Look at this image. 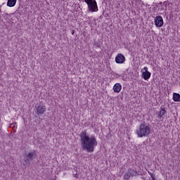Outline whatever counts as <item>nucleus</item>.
I'll use <instances>...</instances> for the list:
<instances>
[{"label": "nucleus", "mask_w": 180, "mask_h": 180, "mask_svg": "<svg viewBox=\"0 0 180 180\" xmlns=\"http://www.w3.org/2000/svg\"><path fill=\"white\" fill-rule=\"evenodd\" d=\"M36 157H37V153H36V150H33L32 152L25 154L24 161L26 164H30V161H33Z\"/></svg>", "instance_id": "39448f33"}, {"label": "nucleus", "mask_w": 180, "mask_h": 180, "mask_svg": "<svg viewBox=\"0 0 180 180\" xmlns=\"http://www.w3.org/2000/svg\"><path fill=\"white\" fill-rule=\"evenodd\" d=\"M167 115V110L165 108H160L159 114L158 115V119H162V117Z\"/></svg>", "instance_id": "9b49d317"}, {"label": "nucleus", "mask_w": 180, "mask_h": 180, "mask_svg": "<svg viewBox=\"0 0 180 180\" xmlns=\"http://www.w3.org/2000/svg\"><path fill=\"white\" fill-rule=\"evenodd\" d=\"M164 4H167V1H165Z\"/></svg>", "instance_id": "aec40b11"}, {"label": "nucleus", "mask_w": 180, "mask_h": 180, "mask_svg": "<svg viewBox=\"0 0 180 180\" xmlns=\"http://www.w3.org/2000/svg\"><path fill=\"white\" fill-rule=\"evenodd\" d=\"M164 4H167V1H165Z\"/></svg>", "instance_id": "6ab92c4d"}, {"label": "nucleus", "mask_w": 180, "mask_h": 180, "mask_svg": "<svg viewBox=\"0 0 180 180\" xmlns=\"http://www.w3.org/2000/svg\"><path fill=\"white\" fill-rule=\"evenodd\" d=\"M75 178H78L77 176V174H75V176H74Z\"/></svg>", "instance_id": "a211bd4d"}, {"label": "nucleus", "mask_w": 180, "mask_h": 180, "mask_svg": "<svg viewBox=\"0 0 180 180\" xmlns=\"http://www.w3.org/2000/svg\"><path fill=\"white\" fill-rule=\"evenodd\" d=\"M140 175H141V173L137 172V170L130 168L125 172L123 178L124 180H129L130 178H133L134 176H140Z\"/></svg>", "instance_id": "7ed1b4c3"}, {"label": "nucleus", "mask_w": 180, "mask_h": 180, "mask_svg": "<svg viewBox=\"0 0 180 180\" xmlns=\"http://www.w3.org/2000/svg\"><path fill=\"white\" fill-rule=\"evenodd\" d=\"M155 25L157 27H162L164 20L161 15H158L155 18Z\"/></svg>", "instance_id": "0eeeda50"}, {"label": "nucleus", "mask_w": 180, "mask_h": 180, "mask_svg": "<svg viewBox=\"0 0 180 180\" xmlns=\"http://www.w3.org/2000/svg\"><path fill=\"white\" fill-rule=\"evenodd\" d=\"M150 132L151 129L150 128V124L146 123V122L141 123L139 129L136 131L138 137H147Z\"/></svg>", "instance_id": "f03ea898"}, {"label": "nucleus", "mask_w": 180, "mask_h": 180, "mask_svg": "<svg viewBox=\"0 0 180 180\" xmlns=\"http://www.w3.org/2000/svg\"><path fill=\"white\" fill-rule=\"evenodd\" d=\"M113 91L114 92L119 94L120 91H122V84L120 83H117L113 86Z\"/></svg>", "instance_id": "9d476101"}, {"label": "nucleus", "mask_w": 180, "mask_h": 180, "mask_svg": "<svg viewBox=\"0 0 180 180\" xmlns=\"http://www.w3.org/2000/svg\"><path fill=\"white\" fill-rule=\"evenodd\" d=\"M16 123H11V124H10V127H16Z\"/></svg>", "instance_id": "4468645a"}, {"label": "nucleus", "mask_w": 180, "mask_h": 180, "mask_svg": "<svg viewBox=\"0 0 180 180\" xmlns=\"http://www.w3.org/2000/svg\"><path fill=\"white\" fill-rule=\"evenodd\" d=\"M143 70L145 72H142V77L143 79H145V81H147V79H150L151 77V72L148 71V68L147 67H144Z\"/></svg>", "instance_id": "1a4fd4ad"}, {"label": "nucleus", "mask_w": 180, "mask_h": 180, "mask_svg": "<svg viewBox=\"0 0 180 180\" xmlns=\"http://www.w3.org/2000/svg\"><path fill=\"white\" fill-rule=\"evenodd\" d=\"M79 137L82 150L87 151V153H94L95 147L98 146L96 138L94 136L87 135L85 130L80 132Z\"/></svg>", "instance_id": "f257e3e1"}, {"label": "nucleus", "mask_w": 180, "mask_h": 180, "mask_svg": "<svg viewBox=\"0 0 180 180\" xmlns=\"http://www.w3.org/2000/svg\"><path fill=\"white\" fill-rule=\"evenodd\" d=\"M35 108L38 116L43 115L46 112V105L43 103V101H40L38 105H35Z\"/></svg>", "instance_id": "423d86ee"}, {"label": "nucleus", "mask_w": 180, "mask_h": 180, "mask_svg": "<svg viewBox=\"0 0 180 180\" xmlns=\"http://www.w3.org/2000/svg\"><path fill=\"white\" fill-rule=\"evenodd\" d=\"M124 61H126V57L122 53H118L115 57V63L117 64H124Z\"/></svg>", "instance_id": "6e6552de"}, {"label": "nucleus", "mask_w": 180, "mask_h": 180, "mask_svg": "<svg viewBox=\"0 0 180 180\" xmlns=\"http://www.w3.org/2000/svg\"><path fill=\"white\" fill-rule=\"evenodd\" d=\"M90 12H98V4L96 0H84Z\"/></svg>", "instance_id": "20e7f679"}, {"label": "nucleus", "mask_w": 180, "mask_h": 180, "mask_svg": "<svg viewBox=\"0 0 180 180\" xmlns=\"http://www.w3.org/2000/svg\"><path fill=\"white\" fill-rule=\"evenodd\" d=\"M158 4L159 5H162V2L160 1Z\"/></svg>", "instance_id": "f3484780"}, {"label": "nucleus", "mask_w": 180, "mask_h": 180, "mask_svg": "<svg viewBox=\"0 0 180 180\" xmlns=\"http://www.w3.org/2000/svg\"><path fill=\"white\" fill-rule=\"evenodd\" d=\"M18 0H8L7 1V6L8 8H13L16 5V2Z\"/></svg>", "instance_id": "f8f14e48"}, {"label": "nucleus", "mask_w": 180, "mask_h": 180, "mask_svg": "<svg viewBox=\"0 0 180 180\" xmlns=\"http://www.w3.org/2000/svg\"><path fill=\"white\" fill-rule=\"evenodd\" d=\"M72 35L75 34V30H73L72 31Z\"/></svg>", "instance_id": "2eb2a0df"}, {"label": "nucleus", "mask_w": 180, "mask_h": 180, "mask_svg": "<svg viewBox=\"0 0 180 180\" xmlns=\"http://www.w3.org/2000/svg\"><path fill=\"white\" fill-rule=\"evenodd\" d=\"M148 173L149 174V175H152V174H153L150 171H148Z\"/></svg>", "instance_id": "dca6fc26"}, {"label": "nucleus", "mask_w": 180, "mask_h": 180, "mask_svg": "<svg viewBox=\"0 0 180 180\" xmlns=\"http://www.w3.org/2000/svg\"><path fill=\"white\" fill-rule=\"evenodd\" d=\"M173 101L174 102H180V94L178 93L173 94Z\"/></svg>", "instance_id": "ddd939ff"}]
</instances>
